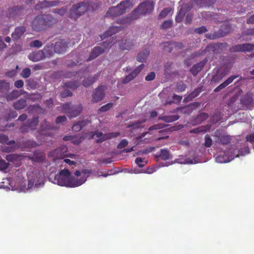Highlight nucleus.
Instances as JSON below:
<instances>
[{"instance_id":"f257e3e1","label":"nucleus","mask_w":254,"mask_h":254,"mask_svg":"<svg viewBox=\"0 0 254 254\" xmlns=\"http://www.w3.org/2000/svg\"><path fill=\"white\" fill-rule=\"evenodd\" d=\"M87 177H82L80 179L75 178L71 175L68 170L64 169L61 170L59 174L55 176L54 183L61 186L75 188L84 183Z\"/></svg>"},{"instance_id":"a19ab883","label":"nucleus","mask_w":254,"mask_h":254,"mask_svg":"<svg viewBox=\"0 0 254 254\" xmlns=\"http://www.w3.org/2000/svg\"><path fill=\"white\" fill-rule=\"evenodd\" d=\"M48 3L49 1L46 0H43L42 1H39L35 5V8L36 10H40L49 7Z\"/></svg>"},{"instance_id":"37998d69","label":"nucleus","mask_w":254,"mask_h":254,"mask_svg":"<svg viewBox=\"0 0 254 254\" xmlns=\"http://www.w3.org/2000/svg\"><path fill=\"white\" fill-rule=\"evenodd\" d=\"M113 106V104L112 103H109L106 104L105 105L102 106L98 110V113H101L102 112H105L109 111L110 109H111Z\"/></svg>"},{"instance_id":"dca6fc26","label":"nucleus","mask_w":254,"mask_h":254,"mask_svg":"<svg viewBox=\"0 0 254 254\" xmlns=\"http://www.w3.org/2000/svg\"><path fill=\"white\" fill-rule=\"evenodd\" d=\"M45 56L43 51L37 50L30 53L28 55V58L30 61L36 62L45 59Z\"/></svg>"},{"instance_id":"ea45409f","label":"nucleus","mask_w":254,"mask_h":254,"mask_svg":"<svg viewBox=\"0 0 254 254\" xmlns=\"http://www.w3.org/2000/svg\"><path fill=\"white\" fill-rule=\"evenodd\" d=\"M231 137L228 135H223L218 137V142L223 145L228 144L231 141Z\"/></svg>"},{"instance_id":"bb28decb","label":"nucleus","mask_w":254,"mask_h":254,"mask_svg":"<svg viewBox=\"0 0 254 254\" xmlns=\"http://www.w3.org/2000/svg\"><path fill=\"white\" fill-rule=\"evenodd\" d=\"M45 154L41 151H34L33 156L31 157V160L35 162H42L45 159Z\"/></svg>"},{"instance_id":"79ce46f5","label":"nucleus","mask_w":254,"mask_h":254,"mask_svg":"<svg viewBox=\"0 0 254 254\" xmlns=\"http://www.w3.org/2000/svg\"><path fill=\"white\" fill-rule=\"evenodd\" d=\"M0 143H5L7 145H13L15 144V142L14 140H8V137L5 135L0 134Z\"/></svg>"},{"instance_id":"4be33fe9","label":"nucleus","mask_w":254,"mask_h":254,"mask_svg":"<svg viewBox=\"0 0 254 254\" xmlns=\"http://www.w3.org/2000/svg\"><path fill=\"white\" fill-rule=\"evenodd\" d=\"M238 77L237 75H234L229 77L225 81L220 84L216 88L214 89V91L215 92H218L221 91L222 89L225 88L227 85L231 83L233 80Z\"/></svg>"},{"instance_id":"e433bc0d","label":"nucleus","mask_w":254,"mask_h":254,"mask_svg":"<svg viewBox=\"0 0 254 254\" xmlns=\"http://www.w3.org/2000/svg\"><path fill=\"white\" fill-rule=\"evenodd\" d=\"M19 96L18 91L16 90H13L12 92H7L4 95V97L6 99L7 101H11L15 98L18 97Z\"/></svg>"},{"instance_id":"58836bf2","label":"nucleus","mask_w":254,"mask_h":254,"mask_svg":"<svg viewBox=\"0 0 254 254\" xmlns=\"http://www.w3.org/2000/svg\"><path fill=\"white\" fill-rule=\"evenodd\" d=\"M79 85V82L77 81H70L64 83V87L72 90L76 89Z\"/></svg>"},{"instance_id":"4d7b16f0","label":"nucleus","mask_w":254,"mask_h":254,"mask_svg":"<svg viewBox=\"0 0 254 254\" xmlns=\"http://www.w3.org/2000/svg\"><path fill=\"white\" fill-rule=\"evenodd\" d=\"M205 142L204 143V145L206 147H209L212 145V140L209 135L206 134L205 136Z\"/></svg>"},{"instance_id":"0eeeda50","label":"nucleus","mask_w":254,"mask_h":254,"mask_svg":"<svg viewBox=\"0 0 254 254\" xmlns=\"http://www.w3.org/2000/svg\"><path fill=\"white\" fill-rule=\"evenodd\" d=\"M120 134V133L119 132H110L104 134L103 132L97 130L95 131H91L89 132V135L90 136L89 138L93 139L94 136H96L97 138H98V139L96 141V143H100L107 140L117 137L119 136Z\"/></svg>"},{"instance_id":"c9c22d12","label":"nucleus","mask_w":254,"mask_h":254,"mask_svg":"<svg viewBox=\"0 0 254 254\" xmlns=\"http://www.w3.org/2000/svg\"><path fill=\"white\" fill-rule=\"evenodd\" d=\"M231 32V26L226 24H223L219 30V36L224 37Z\"/></svg>"},{"instance_id":"5fc2aeb1","label":"nucleus","mask_w":254,"mask_h":254,"mask_svg":"<svg viewBox=\"0 0 254 254\" xmlns=\"http://www.w3.org/2000/svg\"><path fill=\"white\" fill-rule=\"evenodd\" d=\"M186 85L183 82H179L177 83L176 88V91L178 92H181L185 90Z\"/></svg>"},{"instance_id":"8fccbe9b","label":"nucleus","mask_w":254,"mask_h":254,"mask_svg":"<svg viewBox=\"0 0 254 254\" xmlns=\"http://www.w3.org/2000/svg\"><path fill=\"white\" fill-rule=\"evenodd\" d=\"M40 174H35V177H36V179H33V181L31 180L30 178L29 177V185H29H31V184H32V185H35V186H38V185H39L40 183V181H39V179H38V177L40 176Z\"/></svg>"},{"instance_id":"13d9d810","label":"nucleus","mask_w":254,"mask_h":254,"mask_svg":"<svg viewBox=\"0 0 254 254\" xmlns=\"http://www.w3.org/2000/svg\"><path fill=\"white\" fill-rule=\"evenodd\" d=\"M29 45L31 47L40 48L42 46L43 43L41 41L36 40L31 41Z\"/></svg>"},{"instance_id":"20e7f679","label":"nucleus","mask_w":254,"mask_h":254,"mask_svg":"<svg viewBox=\"0 0 254 254\" xmlns=\"http://www.w3.org/2000/svg\"><path fill=\"white\" fill-rule=\"evenodd\" d=\"M154 2L152 0H146L138 5L133 11V18L136 19L141 15L150 13L154 9Z\"/></svg>"},{"instance_id":"a18cd8bd","label":"nucleus","mask_w":254,"mask_h":254,"mask_svg":"<svg viewBox=\"0 0 254 254\" xmlns=\"http://www.w3.org/2000/svg\"><path fill=\"white\" fill-rule=\"evenodd\" d=\"M172 9L170 7H166L164 8L159 13L158 18L162 19L166 17L168 14L171 11Z\"/></svg>"},{"instance_id":"4468645a","label":"nucleus","mask_w":254,"mask_h":254,"mask_svg":"<svg viewBox=\"0 0 254 254\" xmlns=\"http://www.w3.org/2000/svg\"><path fill=\"white\" fill-rule=\"evenodd\" d=\"M240 103L242 106L247 108H249L254 106V99L252 94L247 93L243 95L240 99Z\"/></svg>"},{"instance_id":"7c9ffc66","label":"nucleus","mask_w":254,"mask_h":254,"mask_svg":"<svg viewBox=\"0 0 254 254\" xmlns=\"http://www.w3.org/2000/svg\"><path fill=\"white\" fill-rule=\"evenodd\" d=\"M202 91V87H198L195 89L194 91L191 92L187 97H185L184 101L189 102L192 100L193 99L198 96L200 93Z\"/></svg>"},{"instance_id":"39448f33","label":"nucleus","mask_w":254,"mask_h":254,"mask_svg":"<svg viewBox=\"0 0 254 254\" xmlns=\"http://www.w3.org/2000/svg\"><path fill=\"white\" fill-rule=\"evenodd\" d=\"M62 108L69 118H75L79 116L83 109L82 104L73 105L71 103L63 104Z\"/></svg>"},{"instance_id":"4c0bfd02","label":"nucleus","mask_w":254,"mask_h":254,"mask_svg":"<svg viewBox=\"0 0 254 254\" xmlns=\"http://www.w3.org/2000/svg\"><path fill=\"white\" fill-rule=\"evenodd\" d=\"M149 54L148 50H145V51L140 53L137 56L136 60L138 62L143 63L144 62Z\"/></svg>"},{"instance_id":"f03ea898","label":"nucleus","mask_w":254,"mask_h":254,"mask_svg":"<svg viewBox=\"0 0 254 254\" xmlns=\"http://www.w3.org/2000/svg\"><path fill=\"white\" fill-rule=\"evenodd\" d=\"M57 22L52 15L42 14L36 16L31 22L32 30L36 32H41L50 28Z\"/></svg>"},{"instance_id":"c03bdc74","label":"nucleus","mask_w":254,"mask_h":254,"mask_svg":"<svg viewBox=\"0 0 254 254\" xmlns=\"http://www.w3.org/2000/svg\"><path fill=\"white\" fill-rule=\"evenodd\" d=\"M208 118V115L207 113H201L196 118V121L197 123L200 124L203 121H205Z\"/></svg>"},{"instance_id":"f704fd0d","label":"nucleus","mask_w":254,"mask_h":254,"mask_svg":"<svg viewBox=\"0 0 254 254\" xmlns=\"http://www.w3.org/2000/svg\"><path fill=\"white\" fill-rule=\"evenodd\" d=\"M27 106L26 101L24 99L21 98L14 103L13 107L17 110L24 109Z\"/></svg>"},{"instance_id":"e2e57ef3","label":"nucleus","mask_w":254,"mask_h":254,"mask_svg":"<svg viewBox=\"0 0 254 254\" xmlns=\"http://www.w3.org/2000/svg\"><path fill=\"white\" fill-rule=\"evenodd\" d=\"M205 37L207 39H215L216 38L220 37L219 36V33H215L214 34L207 33L205 34Z\"/></svg>"},{"instance_id":"cd10ccee","label":"nucleus","mask_w":254,"mask_h":254,"mask_svg":"<svg viewBox=\"0 0 254 254\" xmlns=\"http://www.w3.org/2000/svg\"><path fill=\"white\" fill-rule=\"evenodd\" d=\"M89 123V121L87 120L78 121L74 124L72 127V130L75 132L79 131Z\"/></svg>"},{"instance_id":"5701e85b","label":"nucleus","mask_w":254,"mask_h":254,"mask_svg":"<svg viewBox=\"0 0 254 254\" xmlns=\"http://www.w3.org/2000/svg\"><path fill=\"white\" fill-rule=\"evenodd\" d=\"M44 51V55H45V58H50L53 57L56 52H55L54 44L52 43L47 44L42 50Z\"/></svg>"},{"instance_id":"603ef678","label":"nucleus","mask_w":254,"mask_h":254,"mask_svg":"<svg viewBox=\"0 0 254 254\" xmlns=\"http://www.w3.org/2000/svg\"><path fill=\"white\" fill-rule=\"evenodd\" d=\"M19 158V156H18L16 154H11L6 155L5 159L8 162H14L17 161Z\"/></svg>"},{"instance_id":"9d476101","label":"nucleus","mask_w":254,"mask_h":254,"mask_svg":"<svg viewBox=\"0 0 254 254\" xmlns=\"http://www.w3.org/2000/svg\"><path fill=\"white\" fill-rule=\"evenodd\" d=\"M254 50V44L251 43H244L236 45L230 49V52H251Z\"/></svg>"},{"instance_id":"f8f14e48","label":"nucleus","mask_w":254,"mask_h":254,"mask_svg":"<svg viewBox=\"0 0 254 254\" xmlns=\"http://www.w3.org/2000/svg\"><path fill=\"white\" fill-rule=\"evenodd\" d=\"M232 152L233 150L231 148H227L223 153V154L219 155L216 157V162L220 163L230 162L234 158Z\"/></svg>"},{"instance_id":"de8ad7c7","label":"nucleus","mask_w":254,"mask_h":254,"mask_svg":"<svg viewBox=\"0 0 254 254\" xmlns=\"http://www.w3.org/2000/svg\"><path fill=\"white\" fill-rule=\"evenodd\" d=\"M192 108L190 107V106H187L185 107H183L180 108H177V111H179L181 110V112L184 114H190L191 113L192 111Z\"/></svg>"},{"instance_id":"72a5a7b5","label":"nucleus","mask_w":254,"mask_h":254,"mask_svg":"<svg viewBox=\"0 0 254 254\" xmlns=\"http://www.w3.org/2000/svg\"><path fill=\"white\" fill-rule=\"evenodd\" d=\"M87 11H93L96 10L102 4L101 2H94L92 1L85 2Z\"/></svg>"},{"instance_id":"423d86ee","label":"nucleus","mask_w":254,"mask_h":254,"mask_svg":"<svg viewBox=\"0 0 254 254\" xmlns=\"http://www.w3.org/2000/svg\"><path fill=\"white\" fill-rule=\"evenodd\" d=\"M86 11L85 1L80 2L72 6L68 12V17L75 20Z\"/></svg>"},{"instance_id":"09e8293b","label":"nucleus","mask_w":254,"mask_h":254,"mask_svg":"<svg viewBox=\"0 0 254 254\" xmlns=\"http://www.w3.org/2000/svg\"><path fill=\"white\" fill-rule=\"evenodd\" d=\"M144 66V64H142L137 67L135 68L131 72H130L132 75L135 77L137 76V75L141 72V71L143 69Z\"/></svg>"},{"instance_id":"c756f323","label":"nucleus","mask_w":254,"mask_h":254,"mask_svg":"<svg viewBox=\"0 0 254 254\" xmlns=\"http://www.w3.org/2000/svg\"><path fill=\"white\" fill-rule=\"evenodd\" d=\"M187 12L186 6H182L180 10H179L178 13H177L176 18H175V21L177 23H181L184 18L185 15L186 14Z\"/></svg>"},{"instance_id":"2eb2a0df","label":"nucleus","mask_w":254,"mask_h":254,"mask_svg":"<svg viewBox=\"0 0 254 254\" xmlns=\"http://www.w3.org/2000/svg\"><path fill=\"white\" fill-rule=\"evenodd\" d=\"M68 42L64 39H60L54 45L56 53L62 54L64 52L68 46Z\"/></svg>"},{"instance_id":"680f3d73","label":"nucleus","mask_w":254,"mask_h":254,"mask_svg":"<svg viewBox=\"0 0 254 254\" xmlns=\"http://www.w3.org/2000/svg\"><path fill=\"white\" fill-rule=\"evenodd\" d=\"M72 95V93L69 90H65L60 94V96L62 98H66L70 97Z\"/></svg>"},{"instance_id":"ddd939ff","label":"nucleus","mask_w":254,"mask_h":254,"mask_svg":"<svg viewBox=\"0 0 254 254\" xmlns=\"http://www.w3.org/2000/svg\"><path fill=\"white\" fill-rule=\"evenodd\" d=\"M105 96L104 87L103 85H100L95 89L93 95L91 102L97 103L102 101Z\"/></svg>"},{"instance_id":"052dcab7","label":"nucleus","mask_w":254,"mask_h":254,"mask_svg":"<svg viewBox=\"0 0 254 254\" xmlns=\"http://www.w3.org/2000/svg\"><path fill=\"white\" fill-rule=\"evenodd\" d=\"M146 120H141L137 122L133 123L130 125V127L133 128H139L140 127V125L145 123Z\"/></svg>"},{"instance_id":"393cba45","label":"nucleus","mask_w":254,"mask_h":254,"mask_svg":"<svg viewBox=\"0 0 254 254\" xmlns=\"http://www.w3.org/2000/svg\"><path fill=\"white\" fill-rule=\"evenodd\" d=\"M67 148L65 145H62L53 151V154L58 158H63L66 156Z\"/></svg>"},{"instance_id":"0e129e2a","label":"nucleus","mask_w":254,"mask_h":254,"mask_svg":"<svg viewBox=\"0 0 254 254\" xmlns=\"http://www.w3.org/2000/svg\"><path fill=\"white\" fill-rule=\"evenodd\" d=\"M173 63L172 62H167L165 64L164 67H165V74H169L170 73V69H171Z\"/></svg>"},{"instance_id":"3c124183","label":"nucleus","mask_w":254,"mask_h":254,"mask_svg":"<svg viewBox=\"0 0 254 254\" xmlns=\"http://www.w3.org/2000/svg\"><path fill=\"white\" fill-rule=\"evenodd\" d=\"M31 73V69L29 68H25L22 70L21 73V76L24 78H28Z\"/></svg>"},{"instance_id":"bf43d9fd","label":"nucleus","mask_w":254,"mask_h":254,"mask_svg":"<svg viewBox=\"0 0 254 254\" xmlns=\"http://www.w3.org/2000/svg\"><path fill=\"white\" fill-rule=\"evenodd\" d=\"M134 78L135 77L132 75V74L131 73H130L122 80V82L123 84L127 83L132 80H133Z\"/></svg>"},{"instance_id":"412c9836","label":"nucleus","mask_w":254,"mask_h":254,"mask_svg":"<svg viewBox=\"0 0 254 254\" xmlns=\"http://www.w3.org/2000/svg\"><path fill=\"white\" fill-rule=\"evenodd\" d=\"M122 29V27L118 26H111L109 29L106 31L103 34L101 35V38L103 40L109 37L112 36L114 34H115Z\"/></svg>"},{"instance_id":"1a4fd4ad","label":"nucleus","mask_w":254,"mask_h":254,"mask_svg":"<svg viewBox=\"0 0 254 254\" xmlns=\"http://www.w3.org/2000/svg\"><path fill=\"white\" fill-rule=\"evenodd\" d=\"M26 12L23 6H16L8 9V16L14 20H19L23 18Z\"/></svg>"},{"instance_id":"774afa93","label":"nucleus","mask_w":254,"mask_h":254,"mask_svg":"<svg viewBox=\"0 0 254 254\" xmlns=\"http://www.w3.org/2000/svg\"><path fill=\"white\" fill-rule=\"evenodd\" d=\"M9 166V163L3 159L0 160V168L3 170L6 169Z\"/></svg>"},{"instance_id":"c85d7f7f","label":"nucleus","mask_w":254,"mask_h":254,"mask_svg":"<svg viewBox=\"0 0 254 254\" xmlns=\"http://www.w3.org/2000/svg\"><path fill=\"white\" fill-rule=\"evenodd\" d=\"M100 73L94 75L93 77H88L83 80L82 85L85 87H87L94 83L99 77Z\"/></svg>"},{"instance_id":"9b49d317","label":"nucleus","mask_w":254,"mask_h":254,"mask_svg":"<svg viewBox=\"0 0 254 254\" xmlns=\"http://www.w3.org/2000/svg\"><path fill=\"white\" fill-rule=\"evenodd\" d=\"M39 123V117H34L31 119L28 120L24 124L20 127L22 132H26L28 131V129L34 130L37 126Z\"/></svg>"},{"instance_id":"b1692460","label":"nucleus","mask_w":254,"mask_h":254,"mask_svg":"<svg viewBox=\"0 0 254 254\" xmlns=\"http://www.w3.org/2000/svg\"><path fill=\"white\" fill-rule=\"evenodd\" d=\"M10 83L4 80H0V97H4L5 94L10 90Z\"/></svg>"},{"instance_id":"f3484780","label":"nucleus","mask_w":254,"mask_h":254,"mask_svg":"<svg viewBox=\"0 0 254 254\" xmlns=\"http://www.w3.org/2000/svg\"><path fill=\"white\" fill-rule=\"evenodd\" d=\"M26 27L24 26H18L15 28L14 31L11 34V37L13 41H16L20 39L26 32Z\"/></svg>"},{"instance_id":"338daca9","label":"nucleus","mask_w":254,"mask_h":254,"mask_svg":"<svg viewBox=\"0 0 254 254\" xmlns=\"http://www.w3.org/2000/svg\"><path fill=\"white\" fill-rule=\"evenodd\" d=\"M207 31L206 28L205 26H201L194 29V32L198 34H202Z\"/></svg>"},{"instance_id":"aec40b11","label":"nucleus","mask_w":254,"mask_h":254,"mask_svg":"<svg viewBox=\"0 0 254 254\" xmlns=\"http://www.w3.org/2000/svg\"><path fill=\"white\" fill-rule=\"evenodd\" d=\"M119 45L120 50L129 51L132 49L134 44L132 40L127 39L121 41Z\"/></svg>"},{"instance_id":"69168bd1","label":"nucleus","mask_w":254,"mask_h":254,"mask_svg":"<svg viewBox=\"0 0 254 254\" xmlns=\"http://www.w3.org/2000/svg\"><path fill=\"white\" fill-rule=\"evenodd\" d=\"M128 142L125 139H122L121 141L118 144L117 148L118 149H123L127 145Z\"/></svg>"},{"instance_id":"49530a36","label":"nucleus","mask_w":254,"mask_h":254,"mask_svg":"<svg viewBox=\"0 0 254 254\" xmlns=\"http://www.w3.org/2000/svg\"><path fill=\"white\" fill-rule=\"evenodd\" d=\"M67 11V7L66 6L63 7L61 8H56L53 10V12L55 14H58L61 16H63Z\"/></svg>"},{"instance_id":"a878e982","label":"nucleus","mask_w":254,"mask_h":254,"mask_svg":"<svg viewBox=\"0 0 254 254\" xmlns=\"http://www.w3.org/2000/svg\"><path fill=\"white\" fill-rule=\"evenodd\" d=\"M206 62L201 61L192 66L190 69V71L192 74L196 76L199 72H200L204 67Z\"/></svg>"},{"instance_id":"6e6552de","label":"nucleus","mask_w":254,"mask_h":254,"mask_svg":"<svg viewBox=\"0 0 254 254\" xmlns=\"http://www.w3.org/2000/svg\"><path fill=\"white\" fill-rule=\"evenodd\" d=\"M111 43L110 42H104L102 43V46L104 47L100 46L95 47L91 51L89 56L86 59V62H90L102 55L105 52V50L106 49Z\"/></svg>"},{"instance_id":"473e14b6","label":"nucleus","mask_w":254,"mask_h":254,"mask_svg":"<svg viewBox=\"0 0 254 254\" xmlns=\"http://www.w3.org/2000/svg\"><path fill=\"white\" fill-rule=\"evenodd\" d=\"M180 116L178 115H169L160 116L158 118L159 120L163 121L166 123H171L179 120Z\"/></svg>"},{"instance_id":"864d4df0","label":"nucleus","mask_w":254,"mask_h":254,"mask_svg":"<svg viewBox=\"0 0 254 254\" xmlns=\"http://www.w3.org/2000/svg\"><path fill=\"white\" fill-rule=\"evenodd\" d=\"M172 26V21L171 20L165 21L160 26L162 29H167Z\"/></svg>"},{"instance_id":"2f4dec72","label":"nucleus","mask_w":254,"mask_h":254,"mask_svg":"<svg viewBox=\"0 0 254 254\" xmlns=\"http://www.w3.org/2000/svg\"><path fill=\"white\" fill-rule=\"evenodd\" d=\"M55 127L52 126L50 123L47 121L44 120L40 125L39 133L41 134H44L43 131L47 130L53 129Z\"/></svg>"},{"instance_id":"6ab92c4d","label":"nucleus","mask_w":254,"mask_h":254,"mask_svg":"<svg viewBox=\"0 0 254 254\" xmlns=\"http://www.w3.org/2000/svg\"><path fill=\"white\" fill-rule=\"evenodd\" d=\"M156 159L161 158L162 160H169L172 158V155L168 149H161L155 156Z\"/></svg>"},{"instance_id":"7ed1b4c3","label":"nucleus","mask_w":254,"mask_h":254,"mask_svg":"<svg viewBox=\"0 0 254 254\" xmlns=\"http://www.w3.org/2000/svg\"><path fill=\"white\" fill-rule=\"evenodd\" d=\"M133 6L132 2L129 0L122 1L116 6L111 7L106 13L107 17H117L122 15L127 10L130 9Z\"/></svg>"},{"instance_id":"a211bd4d","label":"nucleus","mask_w":254,"mask_h":254,"mask_svg":"<svg viewBox=\"0 0 254 254\" xmlns=\"http://www.w3.org/2000/svg\"><path fill=\"white\" fill-rule=\"evenodd\" d=\"M163 47L167 52L171 53L173 48L181 49L183 48L184 45L182 43L180 42H167L164 43Z\"/></svg>"},{"instance_id":"6e6d98bb","label":"nucleus","mask_w":254,"mask_h":254,"mask_svg":"<svg viewBox=\"0 0 254 254\" xmlns=\"http://www.w3.org/2000/svg\"><path fill=\"white\" fill-rule=\"evenodd\" d=\"M135 162L137 164L138 166L140 168L143 167L147 163L146 161L141 157L136 158Z\"/></svg>"}]
</instances>
